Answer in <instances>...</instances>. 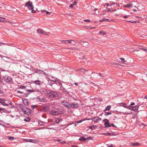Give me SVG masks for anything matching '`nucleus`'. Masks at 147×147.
Listing matches in <instances>:
<instances>
[{
    "mask_svg": "<svg viewBox=\"0 0 147 147\" xmlns=\"http://www.w3.org/2000/svg\"><path fill=\"white\" fill-rule=\"evenodd\" d=\"M25 6L29 10H31V12L35 13L36 12V10H34V6L32 4V2L30 1H28L25 4Z\"/></svg>",
    "mask_w": 147,
    "mask_h": 147,
    "instance_id": "obj_1",
    "label": "nucleus"
},
{
    "mask_svg": "<svg viewBox=\"0 0 147 147\" xmlns=\"http://www.w3.org/2000/svg\"><path fill=\"white\" fill-rule=\"evenodd\" d=\"M46 96L49 98H51L52 97H57L58 94L55 92L51 91L49 93L48 92Z\"/></svg>",
    "mask_w": 147,
    "mask_h": 147,
    "instance_id": "obj_2",
    "label": "nucleus"
},
{
    "mask_svg": "<svg viewBox=\"0 0 147 147\" xmlns=\"http://www.w3.org/2000/svg\"><path fill=\"white\" fill-rule=\"evenodd\" d=\"M124 107L126 108H127L131 110L135 111H137L138 109V107L136 106L134 107L129 106L128 107H127V106H124Z\"/></svg>",
    "mask_w": 147,
    "mask_h": 147,
    "instance_id": "obj_3",
    "label": "nucleus"
},
{
    "mask_svg": "<svg viewBox=\"0 0 147 147\" xmlns=\"http://www.w3.org/2000/svg\"><path fill=\"white\" fill-rule=\"evenodd\" d=\"M94 122L97 123L99 122V121L101 120V119L99 117H93V118L91 119Z\"/></svg>",
    "mask_w": 147,
    "mask_h": 147,
    "instance_id": "obj_4",
    "label": "nucleus"
},
{
    "mask_svg": "<svg viewBox=\"0 0 147 147\" xmlns=\"http://www.w3.org/2000/svg\"><path fill=\"white\" fill-rule=\"evenodd\" d=\"M74 41L72 40H62L61 42L62 43L65 44H69L71 43L72 42H74Z\"/></svg>",
    "mask_w": 147,
    "mask_h": 147,
    "instance_id": "obj_5",
    "label": "nucleus"
},
{
    "mask_svg": "<svg viewBox=\"0 0 147 147\" xmlns=\"http://www.w3.org/2000/svg\"><path fill=\"white\" fill-rule=\"evenodd\" d=\"M104 121L105 122V125L106 127H109L111 126V124L108 119H105Z\"/></svg>",
    "mask_w": 147,
    "mask_h": 147,
    "instance_id": "obj_6",
    "label": "nucleus"
},
{
    "mask_svg": "<svg viewBox=\"0 0 147 147\" xmlns=\"http://www.w3.org/2000/svg\"><path fill=\"white\" fill-rule=\"evenodd\" d=\"M62 104L67 108L70 107V105L69 103L66 101H64L62 102Z\"/></svg>",
    "mask_w": 147,
    "mask_h": 147,
    "instance_id": "obj_7",
    "label": "nucleus"
},
{
    "mask_svg": "<svg viewBox=\"0 0 147 147\" xmlns=\"http://www.w3.org/2000/svg\"><path fill=\"white\" fill-rule=\"evenodd\" d=\"M133 6V5L131 3H130L124 5H123V7H127L130 8L132 7Z\"/></svg>",
    "mask_w": 147,
    "mask_h": 147,
    "instance_id": "obj_8",
    "label": "nucleus"
},
{
    "mask_svg": "<svg viewBox=\"0 0 147 147\" xmlns=\"http://www.w3.org/2000/svg\"><path fill=\"white\" fill-rule=\"evenodd\" d=\"M37 32L38 33L47 35V33L41 29H38L37 30Z\"/></svg>",
    "mask_w": 147,
    "mask_h": 147,
    "instance_id": "obj_9",
    "label": "nucleus"
},
{
    "mask_svg": "<svg viewBox=\"0 0 147 147\" xmlns=\"http://www.w3.org/2000/svg\"><path fill=\"white\" fill-rule=\"evenodd\" d=\"M5 101H7L6 100H4L3 99H1L0 100V103H1L3 106H8V105L6 104L5 102Z\"/></svg>",
    "mask_w": 147,
    "mask_h": 147,
    "instance_id": "obj_10",
    "label": "nucleus"
},
{
    "mask_svg": "<svg viewBox=\"0 0 147 147\" xmlns=\"http://www.w3.org/2000/svg\"><path fill=\"white\" fill-rule=\"evenodd\" d=\"M35 72L36 73H38V74H44L45 73L42 70L39 69H36L35 70Z\"/></svg>",
    "mask_w": 147,
    "mask_h": 147,
    "instance_id": "obj_11",
    "label": "nucleus"
},
{
    "mask_svg": "<svg viewBox=\"0 0 147 147\" xmlns=\"http://www.w3.org/2000/svg\"><path fill=\"white\" fill-rule=\"evenodd\" d=\"M78 106V105L77 104L72 103L70 105V107L72 108H77Z\"/></svg>",
    "mask_w": 147,
    "mask_h": 147,
    "instance_id": "obj_12",
    "label": "nucleus"
},
{
    "mask_svg": "<svg viewBox=\"0 0 147 147\" xmlns=\"http://www.w3.org/2000/svg\"><path fill=\"white\" fill-rule=\"evenodd\" d=\"M4 79L5 80L7 81H10L11 80L10 77L7 76H5L4 77Z\"/></svg>",
    "mask_w": 147,
    "mask_h": 147,
    "instance_id": "obj_13",
    "label": "nucleus"
},
{
    "mask_svg": "<svg viewBox=\"0 0 147 147\" xmlns=\"http://www.w3.org/2000/svg\"><path fill=\"white\" fill-rule=\"evenodd\" d=\"M34 82L36 84L38 85H40L42 84L43 82H41L40 81L38 80H36L34 81Z\"/></svg>",
    "mask_w": 147,
    "mask_h": 147,
    "instance_id": "obj_14",
    "label": "nucleus"
},
{
    "mask_svg": "<svg viewBox=\"0 0 147 147\" xmlns=\"http://www.w3.org/2000/svg\"><path fill=\"white\" fill-rule=\"evenodd\" d=\"M24 104L26 105H28V99H25L23 101Z\"/></svg>",
    "mask_w": 147,
    "mask_h": 147,
    "instance_id": "obj_15",
    "label": "nucleus"
},
{
    "mask_svg": "<svg viewBox=\"0 0 147 147\" xmlns=\"http://www.w3.org/2000/svg\"><path fill=\"white\" fill-rule=\"evenodd\" d=\"M51 114V115H57L58 114V113L55 111H51L50 112Z\"/></svg>",
    "mask_w": 147,
    "mask_h": 147,
    "instance_id": "obj_16",
    "label": "nucleus"
},
{
    "mask_svg": "<svg viewBox=\"0 0 147 147\" xmlns=\"http://www.w3.org/2000/svg\"><path fill=\"white\" fill-rule=\"evenodd\" d=\"M79 140L81 141H87V138L84 137H81L79 138Z\"/></svg>",
    "mask_w": 147,
    "mask_h": 147,
    "instance_id": "obj_17",
    "label": "nucleus"
},
{
    "mask_svg": "<svg viewBox=\"0 0 147 147\" xmlns=\"http://www.w3.org/2000/svg\"><path fill=\"white\" fill-rule=\"evenodd\" d=\"M41 90L43 93L46 94V95L48 93V91L46 89L42 88L41 89Z\"/></svg>",
    "mask_w": 147,
    "mask_h": 147,
    "instance_id": "obj_18",
    "label": "nucleus"
},
{
    "mask_svg": "<svg viewBox=\"0 0 147 147\" xmlns=\"http://www.w3.org/2000/svg\"><path fill=\"white\" fill-rule=\"evenodd\" d=\"M61 119L58 118H57L55 119V121H56L57 123H59L61 121Z\"/></svg>",
    "mask_w": 147,
    "mask_h": 147,
    "instance_id": "obj_19",
    "label": "nucleus"
},
{
    "mask_svg": "<svg viewBox=\"0 0 147 147\" xmlns=\"http://www.w3.org/2000/svg\"><path fill=\"white\" fill-rule=\"evenodd\" d=\"M111 108V105L107 106L105 109L104 111H109L110 109Z\"/></svg>",
    "mask_w": 147,
    "mask_h": 147,
    "instance_id": "obj_20",
    "label": "nucleus"
},
{
    "mask_svg": "<svg viewBox=\"0 0 147 147\" xmlns=\"http://www.w3.org/2000/svg\"><path fill=\"white\" fill-rule=\"evenodd\" d=\"M57 141L61 144H64L66 143V142L63 140H58Z\"/></svg>",
    "mask_w": 147,
    "mask_h": 147,
    "instance_id": "obj_21",
    "label": "nucleus"
},
{
    "mask_svg": "<svg viewBox=\"0 0 147 147\" xmlns=\"http://www.w3.org/2000/svg\"><path fill=\"white\" fill-rule=\"evenodd\" d=\"M99 33L101 35H105L106 34V32L102 30L100 31Z\"/></svg>",
    "mask_w": 147,
    "mask_h": 147,
    "instance_id": "obj_22",
    "label": "nucleus"
},
{
    "mask_svg": "<svg viewBox=\"0 0 147 147\" xmlns=\"http://www.w3.org/2000/svg\"><path fill=\"white\" fill-rule=\"evenodd\" d=\"M26 113H28L29 114H30L31 113V111L29 109L27 108L26 111H25Z\"/></svg>",
    "mask_w": 147,
    "mask_h": 147,
    "instance_id": "obj_23",
    "label": "nucleus"
},
{
    "mask_svg": "<svg viewBox=\"0 0 147 147\" xmlns=\"http://www.w3.org/2000/svg\"><path fill=\"white\" fill-rule=\"evenodd\" d=\"M140 145V144H139V143H132L131 145L132 146H139Z\"/></svg>",
    "mask_w": 147,
    "mask_h": 147,
    "instance_id": "obj_24",
    "label": "nucleus"
},
{
    "mask_svg": "<svg viewBox=\"0 0 147 147\" xmlns=\"http://www.w3.org/2000/svg\"><path fill=\"white\" fill-rule=\"evenodd\" d=\"M138 9V8L136 6H134V8H133L132 11H137V9Z\"/></svg>",
    "mask_w": 147,
    "mask_h": 147,
    "instance_id": "obj_25",
    "label": "nucleus"
},
{
    "mask_svg": "<svg viewBox=\"0 0 147 147\" xmlns=\"http://www.w3.org/2000/svg\"><path fill=\"white\" fill-rule=\"evenodd\" d=\"M126 105V104L124 103H121L119 104V106H123V105Z\"/></svg>",
    "mask_w": 147,
    "mask_h": 147,
    "instance_id": "obj_26",
    "label": "nucleus"
},
{
    "mask_svg": "<svg viewBox=\"0 0 147 147\" xmlns=\"http://www.w3.org/2000/svg\"><path fill=\"white\" fill-rule=\"evenodd\" d=\"M86 120V119H81V120H80L78 121V122H76V123H81V122H82L83 121H85V120Z\"/></svg>",
    "mask_w": 147,
    "mask_h": 147,
    "instance_id": "obj_27",
    "label": "nucleus"
},
{
    "mask_svg": "<svg viewBox=\"0 0 147 147\" xmlns=\"http://www.w3.org/2000/svg\"><path fill=\"white\" fill-rule=\"evenodd\" d=\"M5 18H2L1 17H0V22H3V20H5Z\"/></svg>",
    "mask_w": 147,
    "mask_h": 147,
    "instance_id": "obj_28",
    "label": "nucleus"
},
{
    "mask_svg": "<svg viewBox=\"0 0 147 147\" xmlns=\"http://www.w3.org/2000/svg\"><path fill=\"white\" fill-rule=\"evenodd\" d=\"M8 138L9 140H14V138L13 137H11V136H8Z\"/></svg>",
    "mask_w": 147,
    "mask_h": 147,
    "instance_id": "obj_29",
    "label": "nucleus"
},
{
    "mask_svg": "<svg viewBox=\"0 0 147 147\" xmlns=\"http://www.w3.org/2000/svg\"><path fill=\"white\" fill-rule=\"evenodd\" d=\"M116 10V9H115L114 10H113V9H108L107 11L108 12H112V11H115Z\"/></svg>",
    "mask_w": 147,
    "mask_h": 147,
    "instance_id": "obj_30",
    "label": "nucleus"
},
{
    "mask_svg": "<svg viewBox=\"0 0 147 147\" xmlns=\"http://www.w3.org/2000/svg\"><path fill=\"white\" fill-rule=\"evenodd\" d=\"M5 22L6 23H11L9 22V21L7 20H3V22Z\"/></svg>",
    "mask_w": 147,
    "mask_h": 147,
    "instance_id": "obj_31",
    "label": "nucleus"
},
{
    "mask_svg": "<svg viewBox=\"0 0 147 147\" xmlns=\"http://www.w3.org/2000/svg\"><path fill=\"white\" fill-rule=\"evenodd\" d=\"M26 91H28V92H32L34 91V90H27Z\"/></svg>",
    "mask_w": 147,
    "mask_h": 147,
    "instance_id": "obj_32",
    "label": "nucleus"
},
{
    "mask_svg": "<svg viewBox=\"0 0 147 147\" xmlns=\"http://www.w3.org/2000/svg\"><path fill=\"white\" fill-rule=\"evenodd\" d=\"M87 138V140H92L93 138L92 137H90L86 138Z\"/></svg>",
    "mask_w": 147,
    "mask_h": 147,
    "instance_id": "obj_33",
    "label": "nucleus"
},
{
    "mask_svg": "<svg viewBox=\"0 0 147 147\" xmlns=\"http://www.w3.org/2000/svg\"><path fill=\"white\" fill-rule=\"evenodd\" d=\"M111 113L110 112H107V113H105V116H106V115H111Z\"/></svg>",
    "mask_w": 147,
    "mask_h": 147,
    "instance_id": "obj_34",
    "label": "nucleus"
},
{
    "mask_svg": "<svg viewBox=\"0 0 147 147\" xmlns=\"http://www.w3.org/2000/svg\"><path fill=\"white\" fill-rule=\"evenodd\" d=\"M41 101L42 102H46V100L45 98H42L41 100Z\"/></svg>",
    "mask_w": 147,
    "mask_h": 147,
    "instance_id": "obj_35",
    "label": "nucleus"
},
{
    "mask_svg": "<svg viewBox=\"0 0 147 147\" xmlns=\"http://www.w3.org/2000/svg\"><path fill=\"white\" fill-rule=\"evenodd\" d=\"M31 107L32 108L34 109L36 107V105H31Z\"/></svg>",
    "mask_w": 147,
    "mask_h": 147,
    "instance_id": "obj_36",
    "label": "nucleus"
},
{
    "mask_svg": "<svg viewBox=\"0 0 147 147\" xmlns=\"http://www.w3.org/2000/svg\"><path fill=\"white\" fill-rule=\"evenodd\" d=\"M95 127V126H94V125H93V126H90L89 127V128L90 129H94V127Z\"/></svg>",
    "mask_w": 147,
    "mask_h": 147,
    "instance_id": "obj_37",
    "label": "nucleus"
},
{
    "mask_svg": "<svg viewBox=\"0 0 147 147\" xmlns=\"http://www.w3.org/2000/svg\"><path fill=\"white\" fill-rule=\"evenodd\" d=\"M142 49L143 51H145L146 53H147V48L145 49V48H142Z\"/></svg>",
    "mask_w": 147,
    "mask_h": 147,
    "instance_id": "obj_38",
    "label": "nucleus"
},
{
    "mask_svg": "<svg viewBox=\"0 0 147 147\" xmlns=\"http://www.w3.org/2000/svg\"><path fill=\"white\" fill-rule=\"evenodd\" d=\"M139 22H140L139 21L137 20L136 21L132 22V23H139Z\"/></svg>",
    "mask_w": 147,
    "mask_h": 147,
    "instance_id": "obj_39",
    "label": "nucleus"
},
{
    "mask_svg": "<svg viewBox=\"0 0 147 147\" xmlns=\"http://www.w3.org/2000/svg\"><path fill=\"white\" fill-rule=\"evenodd\" d=\"M106 20H105V19H102L100 20H99V22H103L104 21H106Z\"/></svg>",
    "mask_w": 147,
    "mask_h": 147,
    "instance_id": "obj_40",
    "label": "nucleus"
},
{
    "mask_svg": "<svg viewBox=\"0 0 147 147\" xmlns=\"http://www.w3.org/2000/svg\"><path fill=\"white\" fill-rule=\"evenodd\" d=\"M84 21L86 22H90V21L89 20L86 19L84 20Z\"/></svg>",
    "mask_w": 147,
    "mask_h": 147,
    "instance_id": "obj_41",
    "label": "nucleus"
},
{
    "mask_svg": "<svg viewBox=\"0 0 147 147\" xmlns=\"http://www.w3.org/2000/svg\"><path fill=\"white\" fill-rule=\"evenodd\" d=\"M80 70L82 72H84L85 71V70L83 68L81 69Z\"/></svg>",
    "mask_w": 147,
    "mask_h": 147,
    "instance_id": "obj_42",
    "label": "nucleus"
},
{
    "mask_svg": "<svg viewBox=\"0 0 147 147\" xmlns=\"http://www.w3.org/2000/svg\"><path fill=\"white\" fill-rule=\"evenodd\" d=\"M121 60L123 61V62H125V59L124 58H120Z\"/></svg>",
    "mask_w": 147,
    "mask_h": 147,
    "instance_id": "obj_43",
    "label": "nucleus"
},
{
    "mask_svg": "<svg viewBox=\"0 0 147 147\" xmlns=\"http://www.w3.org/2000/svg\"><path fill=\"white\" fill-rule=\"evenodd\" d=\"M107 147H113L112 144H107Z\"/></svg>",
    "mask_w": 147,
    "mask_h": 147,
    "instance_id": "obj_44",
    "label": "nucleus"
},
{
    "mask_svg": "<svg viewBox=\"0 0 147 147\" xmlns=\"http://www.w3.org/2000/svg\"><path fill=\"white\" fill-rule=\"evenodd\" d=\"M29 142H34V141L32 140L29 139Z\"/></svg>",
    "mask_w": 147,
    "mask_h": 147,
    "instance_id": "obj_45",
    "label": "nucleus"
},
{
    "mask_svg": "<svg viewBox=\"0 0 147 147\" xmlns=\"http://www.w3.org/2000/svg\"><path fill=\"white\" fill-rule=\"evenodd\" d=\"M30 120V119L29 118H26V119H25V120L27 121H29Z\"/></svg>",
    "mask_w": 147,
    "mask_h": 147,
    "instance_id": "obj_46",
    "label": "nucleus"
},
{
    "mask_svg": "<svg viewBox=\"0 0 147 147\" xmlns=\"http://www.w3.org/2000/svg\"><path fill=\"white\" fill-rule=\"evenodd\" d=\"M77 1H75L73 4L74 5H75L77 4Z\"/></svg>",
    "mask_w": 147,
    "mask_h": 147,
    "instance_id": "obj_47",
    "label": "nucleus"
},
{
    "mask_svg": "<svg viewBox=\"0 0 147 147\" xmlns=\"http://www.w3.org/2000/svg\"><path fill=\"white\" fill-rule=\"evenodd\" d=\"M141 125H142V126H143V127H146V125L144 124L143 123H142L141 124Z\"/></svg>",
    "mask_w": 147,
    "mask_h": 147,
    "instance_id": "obj_48",
    "label": "nucleus"
},
{
    "mask_svg": "<svg viewBox=\"0 0 147 147\" xmlns=\"http://www.w3.org/2000/svg\"><path fill=\"white\" fill-rule=\"evenodd\" d=\"M74 6V5L73 4H71L70 5V8H72Z\"/></svg>",
    "mask_w": 147,
    "mask_h": 147,
    "instance_id": "obj_49",
    "label": "nucleus"
},
{
    "mask_svg": "<svg viewBox=\"0 0 147 147\" xmlns=\"http://www.w3.org/2000/svg\"><path fill=\"white\" fill-rule=\"evenodd\" d=\"M20 88L21 89H24L26 88L25 87V86H21L20 87Z\"/></svg>",
    "mask_w": 147,
    "mask_h": 147,
    "instance_id": "obj_50",
    "label": "nucleus"
},
{
    "mask_svg": "<svg viewBox=\"0 0 147 147\" xmlns=\"http://www.w3.org/2000/svg\"><path fill=\"white\" fill-rule=\"evenodd\" d=\"M111 126H112L114 127H116V126L115 125H114V124H111Z\"/></svg>",
    "mask_w": 147,
    "mask_h": 147,
    "instance_id": "obj_51",
    "label": "nucleus"
},
{
    "mask_svg": "<svg viewBox=\"0 0 147 147\" xmlns=\"http://www.w3.org/2000/svg\"><path fill=\"white\" fill-rule=\"evenodd\" d=\"M48 108H49L47 106V107H45L44 108V109H45L46 110H47L48 109Z\"/></svg>",
    "mask_w": 147,
    "mask_h": 147,
    "instance_id": "obj_52",
    "label": "nucleus"
},
{
    "mask_svg": "<svg viewBox=\"0 0 147 147\" xmlns=\"http://www.w3.org/2000/svg\"><path fill=\"white\" fill-rule=\"evenodd\" d=\"M46 14H50V12H49L48 11H46Z\"/></svg>",
    "mask_w": 147,
    "mask_h": 147,
    "instance_id": "obj_53",
    "label": "nucleus"
},
{
    "mask_svg": "<svg viewBox=\"0 0 147 147\" xmlns=\"http://www.w3.org/2000/svg\"><path fill=\"white\" fill-rule=\"evenodd\" d=\"M123 17L124 18H127L128 16H123Z\"/></svg>",
    "mask_w": 147,
    "mask_h": 147,
    "instance_id": "obj_54",
    "label": "nucleus"
},
{
    "mask_svg": "<svg viewBox=\"0 0 147 147\" xmlns=\"http://www.w3.org/2000/svg\"><path fill=\"white\" fill-rule=\"evenodd\" d=\"M135 105V103L134 102H133L131 103L130 106H131V105Z\"/></svg>",
    "mask_w": 147,
    "mask_h": 147,
    "instance_id": "obj_55",
    "label": "nucleus"
},
{
    "mask_svg": "<svg viewBox=\"0 0 147 147\" xmlns=\"http://www.w3.org/2000/svg\"><path fill=\"white\" fill-rule=\"evenodd\" d=\"M25 140L26 142H29V139H25Z\"/></svg>",
    "mask_w": 147,
    "mask_h": 147,
    "instance_id": "obj_56",
    "label": "nucleus"
},
{
    "mask_svg": "<svg viewBox=\"0 0 147 147\" xmlns=\"http://www.w3.org/2000/svg\"><path fill=\"white\" fill-rule=\"evenodd\" d=\"M28 96V95L26 94H24V96Z\"/></svg>",
    "mask_w": 147,
    "mask_h": 147,
    "instance_id": "obj_57",
    "label": "nucleus"
},
{
    "mask_svg": "<svg viewBox=\"0 0 147 147\" xmlns=\"http://www.w3.org/2000/svg\"><path fill=\"white\" fill-rule=\"evenodd\" d=\"M3 93V91L1 90H0V94H2Z\"/></svg>",
    "mask_w": 147,
    "mask_h": 147,
    "instance_id": "obj_58",
    "label": "nucleus"
},
{
    "mask_svg": "<svg viewBox=\"0 0 147 147\" xmlns=\"http://www.w3.org/2000/svg\"><path fill=\"white\" fill-rule=\"evenodd\" d=\"M99 76H100V77H102V74H99Z\"/></svg>",
    "mask_w": 147,
    "mask_h": 147,
    "instance_id": "obj_59",
    "label": "nucleus"
},
{
    "mask_svg": "<svg viewBox=\"0 0 147 147\" xmlns=\"http://www.w3.org/2000/svg\"><path fill=\"white\" fill-rule=\"evenodd\" d=\"M144 98L145 99H147V95L146 96H145Z\"/></svg>",
    "mask_w": 147,
    "mask_h": 147,
    "instance_id": "obj_60",
    "label": "nucleus"
},
{
    "mask_svg": "<svg viewBox=\"0 0 147 147\" xmlns=\"http://www.w3.org/2000/svg\"><path fill=\"white\" fill-rule=\"evenodd\" d=\"M18 93H23V92H20V91H18Z\"/></svg>",
    "mask_w": 147,
    "mask_h": 147,
    "instance_id": "obj_61",
    "label": "nucleus"
},
{
    "mask_svg": "<svg viewBox=\"0 0 147 147\" xmlns=\"http://www.w3.org/2000/svg\"><path fill=\"white\" fill-rule=\"evenodd\" d=\"M4 110V109H2V108H0V111H2V110Z\"/></svg>",
    "mask_w": 147,
    "mask_h": 147,
    "instance_id": "obj_62",
    "label": "nucleus"
},
{
    "mask_svg": "<svg viewBox=\"0 0 147 147\" xmlns=\"http://www.w3.org/2000/svg\"><path fill=\"white\" fill-rule=\"evenodd\" d=\"M115 4V3L114 2H113L111 4V5H114Z\"/></svg>",
    "mask_w": 147,
    "mask_h": 147,
    "instance_id": "obj_63",
    "label": "nucleus"
},
{
    "mask_svg": "<svg viewBox=\"0 0 147 147\" xmlns=\"http://www.w3.org/2000/svg\"><path fill=\"white\" fill-rule=\"evenodd\" d=\"M96 27H92L90 28L91 29H94Z\"/></svg>",
    "mask_w": 147,
    "mask_h": 147,
    "instance_id": "obj_64",
    "label": "nucleus"
}]
</instances>
